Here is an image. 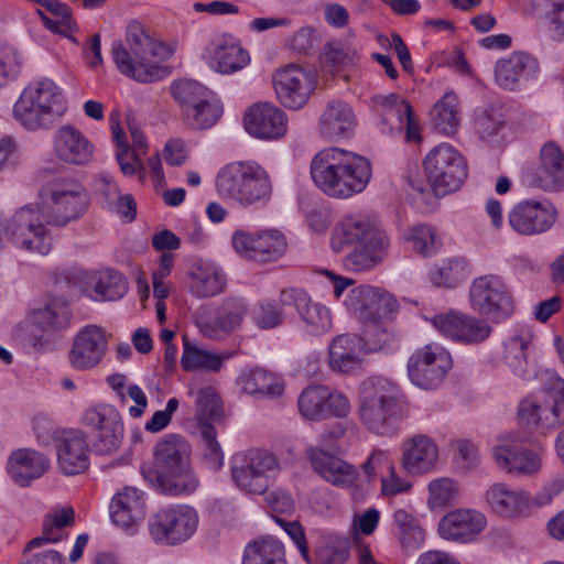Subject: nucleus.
I'll use <instances>...</instances> for the list:
<instances>
[{"instance_id":"nucleus-60","label":"nucleus","mask_w":564,"mask_h":564,"mask_svg":"<svg viewBox=\"0 0 564 564\" xmlns=\"http://www.w3.org/2000/svg\"><path fill=\"white\" fill-rule=\"evenodd\" d=\"M394 462L389 451L373 448L367 459L361 464V470L368 482H375L383 477L388 470L392 471Z\"/></svg>"},{"instance_id":"nucleus-63","label":"nucleus","mask_w":564,"mask_h":564,"mask_svg":"<svg viewBox=\"0 0 564 564\" xmlns=\"http://www.w3.org/2000/svg\"><path fill=\"white\" fill-rule=\"evenodd\" d=\"M23 58L12 46H0V87L18 78L22 70Z\"/></svg>"},{"instance_id":"nucleus-64","label":"nucleus","mask_w":564,"mask_h":564,"mask_svg":"<svg viewBox=\"0 0 564 564\" xmlns=\"http://www.w3.org/2000/svg\"><path fill=\"white\" fill-rule=\"evenodd\" d=\"M505 126L501 115L494 110H481L475 113L474 129L482 140L496 137Z\"/></svg>"},{"instance_id":"nucleus-58","label":"nucleus","mask_w":564,"mask_h":564,"mask_svg":"<svg viewBox=\"0 0 564 564\" xmlns=\"http://www.w3.org/2000/svg\"><path fill=\"white\" fill-rule=\"evenodd\" d=\"M282 304L279 301H259L252 310V319L261 329H271L280 326L284 321Z\"/></svg>"},{"instance_id":"nucleus-44","label":"nucleus","mask_w":564,"mask_h":564,"mask_svg":"<svg viewBox=\"0 0 564 564\" xmlns=\"http://www.w3.org/2000/svg\"><path fill=\"white\" fill-rule=\"evenodd\" d=\"M74 524V510L63 508L48 514L43 524L42 535L29 541L26 551H33L48 543H56L67 538L66 528Z\"/></svg>"},{"instance_id":"nucleus-21","label":"nucleus","mask_w":564,"mask_h":564,"mask_svg":"<svg viewBox=\"0 0 564 564\" xmlns=\"http://www.w3.org/2000/svg\"><path fill=\"white\" fill-rule=\"evenodd\" d=\"M273 85L281 104L296 110L310 99L316 86V76L311 69L289 64L276 70Z\"/></svg>"},{"instance_id":"nucleus-8","label":"nucleus","mask_w":564,"mask_h":564,"mask_svg":"<svg viewBox=\"0 0 564 564\" xmlns=\"http://www.w3.org/2000/svg\"><path fill=\"white\" fill-rule=\"evenodd\" d=\"M229 464L234 484L249 495L265 492L280 470L276 457L260 448L238 452Z\"/></svg>"},{"instance_id":"nucleus-26","label":"nucleus","mask_w":564,"mask_h":564,"mask_svg":"<svg viewBox=\"0 0 564 564\" xmlns=\"http://www.w3.org/2000/svg\"><path fill=\"white\" fill-rule=\"evenodd\" d=\"M280 302L285 306H294L305 328L313 335H322L332 328L329 310L321 303L312 302L310 295L301 289H285L280 293Z\"/></svg>"},{"instance_id":"nucleus-57","label":"nucleus","mask_w":564,"mask_h":564,"mask_svg":"<svg viewBox=\"0 0 564 564\" xmlns=\"http://www.w3.org/2000/svg\"><path fill=\"white\" fill-rule=\"evenodd\" d=\"M427 489V503L431 509L443 508L453 503L459 494L457 482L447 477L433 479Z\"/></svg>"},{"instance_id":"nucleus-53","label":"nucleus","mask_w":564,"mask_h":564,"mask_svg":"<svg viewBox=\"0 0 564 564\" xmlns=\"http://www.w3.org/2000/svg\"><path fill=\"white\" fill-rule=\"evenodd\" d=\"M188 393L195 397V415L198 430H202V424L210 423V421L220 417L221 403L213 387L199 388L196 391L191 389Z\"/></svg>"},{"instance_id":"nucleus-7","label":"nucleus","mask_w":564,"mask_h":564,"mask_svg":"<svg viewBox=\"0 0 564 564\" xmlns=\"http://www.w3.org/2000/svg\"><path fill=\"white\" fill-rule=\"evenodd\" d=\"M39 197L46 223L59 228L80 219L89 205L85 186L69 176H58L45 183Z\"/></svg>"},{"instance_id":"nucleus-27","label":"nucleus","mask_w":564,"mask_h":564,"mask_svg":"<svg viewBox=\"0 0 564 564\" xmlns=\"http://www.w3.org/2000/svg\"><path fill=\"white\" fill-rule=\"evenodd\" d=\"M245 128L248 133L259 139H279L288 132V118L278 106L258 102L246 112Z\"/></svg>"},{"instance_id":"nucleus-31","label":"nucleus","mask_w":564,"mask_h":564,"mask_svg":"<svg viewBox=\"0 0 564 564\" xmlns=\"http://www.w3.org/2000/svg\"><path fill=\"white\" fill-rule=\"evenodd\" d=\"M438 456L435 441L425 434H417L403 443L401 466L409 475L421 476L434 470Z\"/></svg>"},{"instance_id":"nucleus-3","label":"nucleus","mask_w":564,"mask_h":564,"mask_svg":"<svg viewBox=\"0 0 564 564\" xmlns=\"http://www.w3.org/2000/svg\"><path fill=\"white\" fill-rule=\"evenodd\" d=\"M174 52L173 44L153 39L139 21H131L128 24L124 43L116 41L111 46V55L118 70L141 83H152L163 78L166 69L153 64L150 59L153 57L163 62Z\"/></svg>"},{"instance_id":"nucleus-39","label":"nucleus","mask_w":564,"mask_h":564,"mask_svg":"<svg viewBox=\"0 0 564 564\" xmlns=\"http://www.w3.org/2000/svg\"><path fill=\"white\" fill-rule=\"evenodd\" d=\"M187 278L189 292L197 297H212L221 293L227 281L219 265L203 260L192 265Z\"/></svg>"},{"instance_id":"nucleus-14","label":"nucleus","mask_w":564,"mask_h":564,"mask_svg":"<svg viewBox=\"0 0 564 564\" xmlns=\"http://www.w3.org/2000/svg\"><path fill=\"white\" fill-rule=\"evenodd\" d=\"M453 367L452 356L437 344H427L415 349L408 360L411 382L423 390L437 389Z\"/></svg>"},{"instance_id":"nucleus-56","label":"nucleus","mask_w":564,"mask_h":564,"mask_svg":"<svg viewBox=\"0 0 564 564\" xmlns=\"http://www.w3.org/2000/svg\"><path fill=\"white\" fill-rule=\"evenodd\" d=\"M541 169L550 177L552 184L564 183V154L560 147L550 141L546 142L541 151Z\"/></svg>"},{"instance_id":"nucleus-15","label":"nucleus","mask_w":564,"mask_h":564,"mask_svg":"<svg viewBox=\"0 0 564 564\" xmlns=\"http://www.w3.org/2000/svg\"><path fill=\"white\" fill-rule=\"evenodd\" d=\"M425 319L442 336L463 345H479L492 334V327L487 317H476L457 310L426 316Z\"/></svg>"},{"instance_id":"nucleus-62","label":"nucleus","mask_w":564,"mask_h":564,"mask_svg":"<svg viewBox=\"0 0 564 564\" xmlns=\"http://www.w3.org/2000/svg\"><path fill=\"white\" fill-rule=\"evenodd\" d=\"M406 240L411 242L412 248L422 256H431L435 253L441 246L435 230L427 225L413 227L406 236Z\"/></svg>"},{"instance_id":"nucleus-41","label":"nucleus","mask_w":564,"mask_h":564,"mask_svg":"<svg viewBox=\"0 0 564 564\" xmlns=\"http://www.w3.org/2000/svg\"><path fill=\"white\" fill-rule=\"evenodd\" d=\"M534 334L529 326L522 325L511 329L503 341L505 365L518 377L528 372V348L532 344Z\"/></svg>"},{"instance_id":"nucleus-40","label":"nucleus","mask_w":564,"mask_h":564,"mask_svg":"<svg viewBox=\"0 0 564 564\" xmlns=\"http://www.w3.org/2000/svg\"><path fill=\"white\" fill-rule=\"evenodd\" d=\"M366 351L361 337L351 334L336 336L329 345V367L339 372H350L360 364V357Z\"/></svg>"},{"instance_id":"nucleus-18","label":"nucleus","mask_w":564,"mask_h":564,"mask_svg":"<svg viewBox=\"0 0 564 564\" xmlns=\"http://www.w3.org/2000/svg\"><path fill=\"white\" fill-rule=\"evenodd\" d=\"M108 350L106 330L95 324L83 326L73 337L67 352L69 366L76 371L97 368Z\"/></svg>"},{"instance_id":"nucleus-32","label":"nucleus","mask_w":564,"mask_h":564,"mask_svg":"<svg viewBox=\"0 0 564 564\" xmlns=\"http://www.w3.org/2000/svg\"><path fill=\"white\" fill-rule=\"evenodd\" d=\"M357 127L352 107L340 99L329 100L318 120L319 134L330 141L350 138Z\"/></svg>"},{"instance_id":"nucleus-1","label":"nucleus","mask_w":564,"mask_h":564,"mask_svg":"<svg viewBox=\"0 0 564 564\" xmlns=\"http://www.w3.org/2000/svg\"><path fill=\"white\" fill-rule=\"evenodd\" d=\"M332 248L341 252L346 246L354 250L345 258V265L351 271H368L386 257L389 247L388 236L379 226L376 215L357 212L344 216L335 226Z\"/></svg>"},{"instance_id":"nucleus-49","label":"nucleus","mask_w":564,"mask_h":564,"mask_svg":"<svg viewBox=\"0 0 564 564\" xmlns=\"http://www.w3.org/2000/svg\"><path fill=\"white\" fill-rule=\"evenodd\" d=\"M458 104L455 94L446 93L431 110V117L436 129L445 135H453L458 130L460 123Z\"/></svg>"},{"instance_id":"nucleus-29","label":"nucleus","mask_w":564,"mask_h":564,"mask_svg":"<svg viewBox=\"0 0 564 564\" xmlns=\"http://www.w3.org/2000/svg\"><path fill=\"white\" fill-rule=\"evenodd\" d=\"M484 498L490 510L501 518L513 519L530 513V494L506 482L489 486Z\"/></svg>"},{"instance_id":"nucleus-55","label":"nucleus","mask_w":564,"mask_h":564,"mask_svg":"<svg viewBox=\"0 0 564 564\" xmlns=\"http://www.w3.org/2000/svg\"><path fill=\"white\" fill-rule=\"evenodd\" d=\"M224 358L205 349L189 346L185 343L181 364L184 370L205 369L209 371H218L221 368Z\"/></svg>"},{"instance_id":"nucleus-19","label":"nucleus","mask_w":564,"mask_h":564,"mask_svg":"<svg viewBox=\"0 0 564 564\" xmlns=\"http://www.w3.org/2000/svg\"><path fill=\"white\" fill-rule=\"evenodd\" d=\"M557 212L549 200L523 199L508 213V225L521 236H536L549 231L555 224Z\"/></svg>"},{"instance_id":"nucleus-24","label":"nucleus","mask_w":564,"mask_h":564,"mask_svg":"<svg viewBox=\"0 0 564 564\" xmlns=\"http://www.w3.org/2000/svg\"><path fill=\"white\" fill-rule=\"evenodd\" d=\"M53 153L68 165H87L94 160L95 147L79 129L64 124L53 134Z\"/></svg>"},{"instance_id":"nucleus-16","label":"nucleus","mask_w":564,"mask_h":564,"mask_svg":"<svg viewBox=\"0 0 564 564\" xmlns=\"http://www.w3.org/2000/svg\"><path fill=\"white\" fill-rule=\"evenodd\" d=\"M371 107L380 121V130L384 134L401 133L405 129L408 141L421 140L420 128L414 119L410 104L395 94L375 95Z\"/></svg>"},{"instance_id":"nucleus-35","label":"nucleus","mask_w":564,"mask_h":564,"mask_svg":"<svg viewBox=\"0 0 564 564\" xmlns=\"http://www.w3.org/2000/svg\"><path fill=\"white\" fill-rule=\"evenodd\" d=\"M129 131L132 139V147L130 148L124 140V134L119 127H112V138L117 143L116 158L121 172L131 176L139 173L140 180L144 178L145 166L141 163L140 156L147 153L145 139L142 131L137 124H129Z\"/></svg>"},{"instance_id":"nucleus-51","label":"nucleus","mask_w":564,"mask_h":564,"mask_svg":"<svg viewBox=\"0 0 564 564\" xmlns=\"http://www.w3.org/2000/svg\"><path fill=\"white\" fill-rule=\"evenodd\" d=\"M393 521L399 542L404 550H416L423 544L425 533L414 514L404 509H397Z\"/></svg>"},{"instance_id":"nucleus-6","label":"nucleus","mask_w":564,"mask_h":564,"mask_svg":"<svg viewBox=\"0 0 564 564\" xmlns=\"http://www.w3.org/2000/svg\"><path fill=\"white\" fill-rule=\"evenodd\" d=\"M216 188L220 197L241 207L262 208L273 194L271 176L253 161L234 162L223 167L216 178Z\"/></svg>"},{"instance_id":"nucleus-52","label":"nucleus","mask_w":564,"mask_h":564,"mask_svg":"<svg viewBox=\"0 0 564 564\" xmlns=\"http://www.w3.org/2000/svg\"><path fill=\"white\" fill-rule=\"evenodd\" d=\"M171 93L180 104L185 118L189 117L191 108H197L208 97H212V91L208 88L189 79L174 82L171 86Z\"/></svg>"},{"instance_id":"nucleus-45","label":"nucleus","mask_w":564,"mask_h":564,"mask_svg":"<svg viewBox=\"0 0 564 564\" xmlns=\"http://www.w3.org/2000/svg\"><path fill=\"white\" fill-rule=\"evenodd\" d=\"M70 311L67 304L53 297L46 305L33 313L32 319L44 333H58L66 329L70 323Z\"/></svg>"},{"instance_id":"nucleus-30","label":"nucleus","mask_w":564,"mask_h":564,"mask_svg":"<svg viewBox=\"0 0 564 564\" xmlns=\"http://www.w3.org/2000/svg\"><path fill=\"white\" fill-rule=\"evenodd\" d=\"M247 312L248 306L243 299L227 297L216 310L213 318L199 323V328L208 338H225L241 327Z\"/></svg>"},{"instance_id":"nucleus-9","label":"nucleus","mask_w":564,"mask_h":564,"mask_svg":"<svg viewBox=\"0 0 564 564\" xmlns=\"http://www.w3.org/2000/svg\"><path fill=\"white\" fill-rule=\"evenodd\" d=\"M34 204L18 208L7 219L6 239L19 250L46 256L53 248V236Z\"/></svg>"},{"instance_id":"nucleus-36","label":"nucleus","mask_w":564,"mask_h":564,"mask_svg":"<svg viewBox=\"0 0 564 564\" xmlns=\"http://www.w3.org/2000/svg\"><path fill=\"white\" fill-rule=\"evenodd\" d=\"M144 514V492L135 487H124L111 500L110 517L115 524L124 530H134Z\"/></svg>"},{"instance_id":"nucleus-2","label":"nucleus","mask_w":564,"mask_h":564,"mask_svg":"<svg viewBox=\"0 0 564 564\" xmlns=\"http://www.w3.org/2000/svg\"><path fill=\"white\" fill-rule=\"evenodd\" d=\"M311 177L327 196L349 198L361 193L371 177L370 162L354 152L326 148L314 155Z\"/></svg>"},{"instance_id":"nucleus-13","label":"nucleus","mask_w":564,"mask_h":564,"mask_svg":"<svg viewBox=\"0 0 564 564\" xmlns=\"http://www.w3.org/2000/svg\"><path fill=\"white\" fill-rule=\"evenodd\" d=\"M87 429L93 449L98 455L116 453L123 440L124 427L119 411L110 404L88 408L82 417Z\"/></svg>"},{"instance_id":"nucleus-42","label":"nucleus","mask_w":564,"mask_h":564,"mask_svg":"<svg viewBox=\"0 0 564 564\" xmlns=\"http://www.w3.org/2000/svg\"><path fill=\"white\" fill-rule=\"evenodd\" d=\"M154 468L152 471H164L191 463V446L177 434H167L153 447Z\"/></svg>"},{"instance_id":"nucleus-50","label":"nucleus","mask_w":564,"mask_h":564,"mask_svg":"<svg viewBox=\"0 0 564 564\" xmlns=\"http://www.w3.org/2000/svg\"><path fill=\"white\" fill-rule=\"evenodd\" d=\"M469 275L468 263L460 258H453L434 265L430 272V281L438 288L454 289Z\"/></svg>"},{"instance_id":"nucleus-28","label":"nucleus","mask_w":564,"mask_h":564,"mask_svg":"<svg viewBox=\"0 0 564 564\" xmlns=\"http://www.w3.org/2000/svg\"><path fill=\"white\" fill-rule=\"evenodd\" d=\"M50 466L51 462L46 455L34 448L22 447L9 454L6 471L15 485L29 487L41 478Z\"/></svg>"},{"instance_id":"nucleus-12","label":"nucleus","mask_w":564,"mask_h":564,"mask_svg":"<svg viewBox=\"0 0 564 564\" xmlns=\"http://www.w3.org/2000/svg\"><path fill=\"white\" fill-rule=\"evenodd\" d=\"M195 508L175 503L159 509L149 520V533L155 543L177 545L194 535L198 527Z\"/></svg>"},{"instance_id":"nucleus-10","label":"nucleus","mask_w":564,"mask_h":564,"mask_svg":"<svg viewBox=\"0 0 564 564\" xmlns=\"http://www.w3.org/2000/svg\"><path fill=\"white\" fill-rule=\"evenodd\" d=\"M470 308L495 323L509 318L514 302L505 280L498 274H484L474 279L468 290Z\"/></svg>"},{"instance_id":"nucleus-59","label":"nucleus","mask_w":564,"mask_h":564,"mask_svg":"<svg viewBox=\"0 0 564 564\" xmlns=\"http://www.w3.org/2000/svg\"><path fill=\"white\" fill-rule=\"evenodd\" d=\"M221 111L220 105L214 100L212 95L197 108H191L189 117L186 120L194 129H208L218 121Z\"/></svg>"},{"instance_id":"nucleus-48","label":"nucleus","mask_w":564,"mask_h":564,"mask_svg":"<svg viewBox=\"0 0 564 564\" xmlns=\"http://www.w3.org/2000/svg\"><path fill=\"white\" fill-rule=\"evenodd\" d=\"M250 62L247 51L235 42L218 44L210 57V66L219 73L231 74Z\"/></svg>"},{"instance_id":"nucleus-38","label":"nucleus","mask_w":564,"mask_h":564,"mask_svg":"<svg viewBox=\"0 0 564 564\" xmlns=\"http://www.w3.org/2000/svg\"><path fill=\"white\" fill-rule=\"evenodd\" d=\"M519 424L529 431L546 433L558 427L543 393L525 397L518 406Z\"/></svg>"},{"instance_id":"nucleus-54","label":"nucleus","mask_w":564,"mask_h":564,"mask_svg":"<svg viewBox=\"0 0 564 564\" xmlns=\"http://www.w3.org/2000/svg\"><path fill=\"white\" fill-rule=\"evenodd\" d=\"M199 434L202 442L203 465L212 471L220 470L224 466L225 455L219 442L217 441V432L215 426L210 423H204L202 424Z\"/></svg>"},{"instance_id":"nucleus-20","label":"nucleus","mask_w":564,"mask_h":564,"mask_svg":"<svg viewBox=\"0 0 564 564\" xmlns=\"http://www.w3.org/2000/svg\"><path fill=\"white\" fill-rule=\"evenodd\" d=\"M297 405L302 416L310 421L345 417L350 412L348 398L326 386L305 388L299 397Z\"/></svg>"},{"instance_id":"nucleus-47","label":"nucleus","mask_w":564,"mask_h":564,"mask_svg":"<svg viewBox=\"0 0 564 564\" xmlns=\"http://www.w3.org/2000/svg\"><path fill=\"white\" fill-rule=\"evenodd\" d=\"M94 284L95 300L116 301L124 296L128 291L126 278L116 270H101L90 274Z\"/></svg>"},{"instance_id":"nucleus-46","label":"nucleus","mask_w":564,"mask_h":564,"mask_svg":"<svg viewBox=\"0 0 564 564\" xmlns=\"http://www.w3.org/2000/svg\"><path fill=\"white\" fill-rule=\"evenodd\" d=\"M242 564H284V547L271 536L251 541L245 547Z\"/></svg>"},{"instance_id":"nucleus-4","label":"nucleus","mask_w":564,"mask_h":564,"mask_svg":"<svg viewBox=\"0 0 564 564\" xmlns=\"http://www.w3.org/2000/svg\"><path fill=\"white\" fill-rule=\"evenodd\" d=\"M67 110L63 89L50 78L30 82L12 108L13 119L26 131L48 130Z\"/></svg>"},{"instance_id":"nucleus-22","label":"nucleus","mask_w":564,"mask_h":564,"mask_svg":"<svg viewBox=\"0 0 564 564\" xmlns=\"http://www.w3.org/2000/svg\"><path fill=\"white\" fill-rule=\"evenodd\" d=\"M344 303L362 324L386 319L397 308V302L389 293L370 285L350 290Z\"/></svg>"},{"instance_id":"nucleus-25","label":"nucleus","mask_w":564,"mask_h":564,"mask_svg":"<svg viewBox=\"0 0 564 564\" xmlns=\"http://www.w3.org/2000/svg\"><path fill=\"white\" fill-rule=\"evenodd\" d=\"M306 455L313 470L327 482L340 488L356 485L359 473L350 463L324 451L321 446L307 447Z\"/></svg>"},{"instance_id":"nucleus-11","label":"nucleus","mask_w":564,"mask_h":564,"mask_svg":"<svg viewBox=\"0 0 564 564\" xmlns=\"http://www.w3.org/2000/svg\"><path fill=\"white\" fill-rule=\"evenodd\" d=\"M423 163L426 178L436 195L455 192L467 177L464 158L448 143L433 148Z\"/></svg>"},{"instance_id":"nucleus-23","label":"nucleus","mask_w":564,"mask_h":564,"mask_svg":"<svg viewBox=\"0 0 564 564\" xmlns=\"http://www.w3.org/2000/svg\"><path fill=\"white\" fill-rule=\"evenodd\" d=\"M141 473L158 492L169 497L189 496L200 484L192 463L164 471H152L150 467L143 466Z\"/></svg>"},{"instance_id":"nucleus-5","label":"nucleus","mask_w":564,"mask_h":564,"mask_svg":"<svg viewBox=\"0 0 564 564\" xmlns=\"http://www.w3.org/2000/svg\"><path fill=\"white\" fill-rule=\"evenodd\" d=\"M397 392L395 384L384 378H369L361 382L357 414L368 432L388 437L397 435L402 416Z\"/></svg>"},{"instance_id":"nucleus-61","label":"nucleus","mask_w":564,"mask_h":564,"mask_svg":"<svg viewBox=\"0 0 564 564\" xmlns=\"http://www.w3.org/2000/svg\"><path fill=\"white\" fill-rule=\"evenodd\" d=\"M545 401L553 410L558 426L564 424V379L551 373L542 391Z\"/></svg>"},{"instance_id":"nucleus-37","label":"nucleus","mask_w":564,"mask_h":564,"mask_svg":"<svg viewBox=\"0 0 564 564\" xmlns=\"http://www.w3.org/2000/svg\"><path fill=\"white\" fill-rule=\"evenodd\" d=\"M57 465L65 475H78L89 467V448L79 432L67 433L57 446Z\"/></svg>"},{"instance_id":"nucleus-17","label":"nucleus","mask_w":564,"mask_h":564,"mask_svg":"<svg viewBox=\"0 0 564 564\" xmlns=\"http://www.w3.org/2000/svg\"><path fill=\"white\" fill-rule=\"evenodd\" d=\"M232 248L242 258L258 262H271L280 259L286 250V239L278 229H264L256 232L236 230L231 237Z\"/></svg>"},{"instance_id":"nucleus-34","label":"nucleus","mask_w":564,"mask_h":564,"mask_svg":"<svg viewBox=\"0 0 564 564\" xmlns=\"http://www.w3.org/2000/svg\"><path fill=\"white\" fill-rule=\"evenodd\" d=\"M540 70L535 57L524 52H513L506 58H500L495 65L496 83L503 89L516 90L523 80H530Z\"/></svg>"},{"instance_id":"nucleus-43","label":"nucleus","mask_w":564,"mask_h":564,"mask_svg":"<svg viewBox=\"0 0 564 564\" xmlns=\"http://www.w3.org/2000/svg\"><path fill=\"white\" fill-rule=\"evenodd\" d=\"M238 384L243 392L251 395L278 398L284 391L283 380L274 372L262 368L242 370L238 377Z\"/></svg>"},{"instance_id":"nucleus-33","label":"nucleus","mask_w":564,"mask_h":564,"mask_svg":"<svg viewBox=\"0 0 564 564\" xmlns=\"http://www.w3.org/2000/svg\"><path fill=\"white\" fill-rule=\"evenodd\" d=\"M484 513L474 509H457L447 513L440 522L438 530L446 540L463 543L474 541L486 528Z\"/></svg>"}]
</instances>
